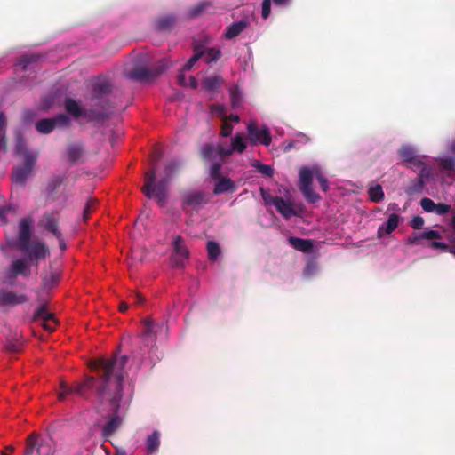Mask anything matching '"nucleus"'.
<instances>
[{"instance_id": "1", "label": "nucleus", "mask_w": 455, "mask_h": 455, "mask_svg": "<svg viewBox=\"0 0 455 455\" xmlns=\"http://www.w3.org/2000/svg\"><path fill=\"white\" fill-rule=\"evenodd\" d=\"M127 361L128 357L125 355L97 359L91 362L90 368L97 372L98 379L87 377L84 382L75 383L71 387L65 382H61L60 386L61 390L58 395L60 401H64L69 394H76L88 399L89 392L94 390L100 403H109L113 415L101 431V435L106 440L112 436L123 423L122 418L118 415V410L123 397L124 368Z\"/></svg>"}, {"instance_id": "2", "label": "nucleus", "mask_w": 455, "mask_h": 455, "mask_svg": "<svg viewBox=\"0 0 455 455\" xmlns=\"http://www.w3.org/2000/svg\"><path fill=\"white\" fill-rule=\"evenodd\" d=\"M180 164L177 161L169 162L164 170V177L156 182V169L152 168L145 173L142 192L148 198H156L160 206L164 205L167 198V187L172 176L178 172Z\"/></svg>"}, {"instance_id": "3", "label": "nucleus", "mask_w": 455, "mask_h": 455, "mask_svg": "<svg viewBox=\"0 0 455 455\" xmlns=\"http://www.w3.org/2000/svg\"><path fill=\"white\" fill-rule=\"evenodd\" d=\"M64 106L66 111L75 118L84 116L87 118L88 121H100L108 119L109 116V114L106 112V107H103V110H99L92 106L90 108L82 109L80 105L71 98L65 100Z\"/></svg>"}, {"instance_id": "4", "label": "nucleus", "mask_w": 455, "mask_h": 455, "mask_svg": "<svg viewBox=\"0 0 455 455\" xmlns=\"http://www.w3.org/2000/svg\"><path fill=\"white\" fill-rule=\"evenodd\" d=\"M111 92V84L107 80H100L92 84V92L91 96L92 106L99 110H103L106 107V112L113 108L107 96Z\"/></svg>"}, {"instance_id": "5", "label": "nucleus", "mask_w": 455, "mask_h": 455, "mask_svg": "<svg viewBox=\"0 0 455 455\" xmlns=\"http://www.w3.org/2000/svg\"><path fill=\"white\" fill-rule=\"evenodd\" d=\"M169 68L164 60H161L158 65L153 68H134L126 73V76L136 82H149L162 74Z\"/></svg>"}, {"instance_id": "6", "label": "nucleus", "mask_w": 455, "mask_h": 455, "mask_svg": "<svg viewBox=\"0 0 455 455\" xmlns=\"http://www.w3.org/2000/svg\"><path fill=\"white\" fill-rule=\"evenodd\" d=\"M37 154L35 152H25V160L23 164L13 168L12 179L15 184L24 187L28 176L31 174L33 167L37 160Z\"/></svg>"}, {"instance_id": "7", "label": "nucleus", "mask_w": 455, "mask_h": 455, "mask_svg": "<svg viewBox=\"0 0 455 455\" xmlns=\"http://www.w3.org/2000/svg\"><path fill=\"white\" fill-rule=\"evenodd\" d=\"M313 172L304 166L299 171V189L308 203L314 204L320 200V196L313 191Z\"/></svg>"}, {"instance_id": "8", "label": "nucleus", "mask_w": 455, "mask_h": 455, "mask_svg": "<svg viewBox=\"0 0 455 455\" xmlns=\"http://www.w3.org/2000/svg\"><path fill=\"white\" fill-rule=\"evenodd\" d=\"M70 124V118L66 114H60L52 118H44L36 123V129L42 134H48L55 128H65Z\"/></svg>"}, {"instance_id": "9", "label": "nucleus", "mask_w": 455, "mask_h": 455, "mask_svg": "<svg viewBox=\"0 0 455 455\" xmlns=\"http://www.w3.org/2000/svg\"><path fill=\"white\" fill-rule=\"evenodd\" d=\"M248 140L251 146L262 144L269 146L272 141V136L269 129L263 126L261 129L254 122H250L247 125Z\"/></svg>"}, {"instance_id": "10", "label": "nucleus", "mask_w": 455, "mask_h": 455, "mask_svg": "<svg viewBox=\"0 0 455 455\" xmlns=\"http://www.w3.org/2000/svg\"><path fill=\"white\" fill-rule=\"evenodd\" d=\"M210 202V196L204 191L193 190L185 192L182 196V207H190L192 210L198 211L204 205Z\"/></svg>"}, {"instance_id": "11", "label": "nucleus", "mask_w": 455, "mask_h": 455, "mask_svg": "<svg viewBox=\"0 0 455 455\" xmlns=\"http://www.w3.org/2000/svg\"><path fill=\"white\" fill-rule=\"evenodd\" d=\"M173 252L172 255L174 266L177 267H184L189 257V251L184 243L181 236H177L172 242Z\"/></svg>"}, {"instance_id": "12", "label": "nucleus", "mask_w": 455, "mask_h": 455, "mask_svg": "<svg viewBox=\"0 0 455 455\" xmlns=\"http://www.w3.org/2000/svg\"><path fill=\"white\" fill-rule=\"evenodd\" d=\"M33 218L28 216L20 220L17 247L19 250H27V244L32 236Z\"/></svg>"}, {"instance_id": "13", "label": "nucleus", "mask_w": 455, "mask_h": 455, "mask_svg": "<svg viewBox=\"0 0 455 455\" xmlns=\"http://www.w3.org/2000/svg\"><path fill=\"white\" fill-rule=\"evenodd\" d=\"M45 441H39V435L36 433L30 434L27 438L24 455H32L36 450L38 455H53L54 450L48 445L47 451H44Z\"/></svg>"}, {"instance_id": "14", "label": "nucleus", "mask_w": 455, "mask_h": 455, "mask_svg": "<svg viewBox=\"0 0 455 455\" xmlns=\"http://www.w3.org/2000/svg\"><path fill=\"white\" fill-rule=\"evenodd\" d=\"M59 223L60 218L58 213L51 212L44 213L38 225L44 230L52 234L55 237H60L61 231L59 228Z\"/></svg>"}, {"instance_id": "15", "label": "nucleus", "mask_w": 455, "mask_h": 455, "mask_svg": "<svg viewBox=\"0 0 455 455\" xmlns=\"http://www.w3.org/2000/svg\"><path fill=\"white\" fill-rule=\"evenodd\" d=\"M28 255L30 260L43 259L50 255V251L46 244L41 241L28 243L27 250H20Z\"/></svg>"}, {"instance_id": "16", "label": "nucleus", "mask_w": 455, "mask_h": 455, "mask_svg": "<svg viewBox=\"0 0 455 455\" xmlns=\"http://www.w3.org/2000/svg\"><path fill=\"white\" fill-rule=\"evenodd\" d=\"M28 276L29 267L24 259H16L12 262L11 267L4 273V282L12 284L18 275Z\"/></svg>"}, {"instance_id": "17", "label": "nucleus", "mask_w": 455, "mask_h": 455, "mask_svg": "<svg viewBox=\"0 0 455 455\" xmlns=\"http://www.w3.org/2000/svg\"><path fill=\"white\" fill-rule=\"evenodd\" d=\"M28 299L25 294H17L14 291H0V306H16L28 302Z\"/></svg>"}, {"instance_id": "18", "label": "nucleus", "mask_w": 455, "mask_h": 455, "mask_svg": "<svg viewBox=\"0 0 455 455\" xmlns=\"http://www.w3.org/2000/svg\"><path fill=\"white\" fill-rule=\"evenodd\" d=\"M84 148L82 144H70L67 148L68 158L71 164L82 163Z\"/></svg>"}, {"instance_id": "19", "label": "nucleus", "mask_w": 455, "mask_h": 455, "mask_svg": "<svg viewBox=\"0 0 455 455\" xmlns=\"http://www.w3.org/2000/svg\"><path fill=\"white\" fill-rule=\"evenodd\" d=\"M275 207L276 211L285 219H290L291 217L296 215L292 203L285 201L283 197L276 199Z\"/></svg>"}, {"instance_id": "20", "label": "nucleus", "mask_w": 455, "mask_h": 455, "mask_svg": "<svg viewBox=\"0 0 455 455\" xmlns=\"http://www.w3.org/2000/svg\"><path fill=\"white\" fill-rule=\"evenodd\" d=\"M400 216L396 213H392L389 215L387 221L379 226L378 229L379 236H382L384 234L389 235L393 231L396 229L399 225Z\"/></svg>"}, {"instance_id": "21", "label": "nucleus", "mask_w": 455, "mask_h": 455, "mask_svg": "<svg viewBox=\"0 0 455 455\" xmlns=\"http://www.w3.org/2000/svg\"><path fill=\"white\" fill-rule=\"evenodd\" d=\"M177 22L174 15H164L156 20L155 25L157 30L163 32L171 31Z\"/></svg>"}, {"instance_id": "22", "label": "nucleus", "mask_w": 455, "mask_h": 455, "mask_svg": "<svg viewBox=\"0 0 455 455\" xmlns=\"http://www.w3.org/2000/svg\"><path fill=\"white\" fill-rule=\"evenodd\" d=\"M235 188V185L231 179L220 178L219 180H217V182L213 188V194L220 195L225 192H234Z\"/></svg>"}, {"instance_id": "23", "label": "nucleus", "mask_w": 455, "mask_h": 455, "mask_svg": "<svg viewBox=\"0 0 455 455\" xmlns=\"http://www.w3.org/2000/svg\"><path fill=\"white\" fill-rule=\"evenodd\" d=\"M248 26L249 22L245 20L235 22L227 28L224 36L226 39H233L240 35Z\"/></svg>"}, {"instance_id": "24", "label": "nucleus", "mask_w": 455, "mask_h": 455, "mask_svg": "<svg viewBox=\"0 0 455 455\" xmlns=\"http://www.w3.org/2000/svg\"><path fill=\"white\" fill-rule=\"evenodd\" d=\"M200 156L204 162H217L216 159L218 157L220 158L218 147H214L212 144H205L201 149Z\"/></svg>"}, {"instance_id": "25", "label": "nucleus", "mask_w": 455, "mask_h": 455, "mask_svg": "<svg viewBox=\"0 0 455 455\" xmlns=\"http://www.w3.org/2000/svg\"><path fill=\"white\" fill-rule=\"evenodd\" d=\"M289 243L297 251L302 252H308L313 248V242L308 239H302L299 237H289Z\"/></svg>"}, {"instance_id": "26", "label": "nucleus", "mask_w": 455, "mask_h": 455, "mask_svg": "<svg viewBox=\"0 0 455 455\" xmlns=\"http://www.w3.org/2000/svg\"><path fill=\"white\" fill-rule=\"evenodd\" d=\"M222 83V78L220 76H212L204 77L202 81L203 87L208 92L217 91Z\"/></svg>"}, {"instance_id": "27", "label": "nucleus", "mask_w": 455, "mask_h": 455, "mask_svg": "<svg viewBox=\"0 0 455 455\" xmlns=\"http://www.w3.org/2000/svg\"><path fill=\"white\" fill-rule=\"evenodd\" d=\"M160 445V433L154 431L146 440V449L148 453L156 452Z\"/></svg>"}, {"instance_id": "28", "label": "nucleus", "mask_w": 455, "mask_h": 455, "mask_svg": "<svg viewBox=\"0 0 455 455\" xmlns=\"http://www.w3.org/2000/svg\"><path fill=\"white\" fill-rule=\"evenodd\" d=\"M34 318L43 322H54V315L48 312L46 305L40 306L34 313Z\"/></svg>"}, {"instance_id": "29", "label": "nucleus", "mask_w": 455, "mask_h": 455, "mask_svg": "<svg viewBox=\"0 0 455 455\" xmlns=\"http://www.w3.org/2000/svg\"><path fill=\"white\" fill-rule=\"evenodd\" d=\"M398 155L404 163H410L417 156L414 148L409 145H403L398 151Z\"/></svg>"}, {"instance_id": "30", "label": "nucleus", "mask_w": 455, "mask_h": 455, "mask_svg": "<svg viewBox=\"0 0 455 455\" xmlns=\"http://www.w3.org/2000/svg\"><path fill=\"white\" fill-rule=\"evenodd\" d=\"M60 280V275L57 272L51 271L43 276V283L45 289H52L55 287Z\"/></svg>"}, {"instance_id": "31", "label": "nucleus", "mask_w": 455, "mask_h": 455, "mask_svg": "<svg viewBox=\"0 0 455 455\" xmlns=\"http://www.w3.org/2000/svg\"><path fill=\"white\" fill-rule=\"evenodd\" d=\"M232 150L234 152L242 154L246 149V143L244 141V139L243 135L236 134L234 138L231 140V145Z\"/></svg>"}, {"instance_id": "32", "label": "nucleus", "mask_w": 455, "mask_h": 455, "mask_svg": "<svg viewBox=\"0 0 455 455\" xmlns=\"http://www.w3.org/2000/svg\"><path fill=\"white\" fill-rule=\"evenodd\" d=\"M368 195L371 201L379 203L384 198V192L382 187L379 184L371 187L368 189Z\"/></svg>"}, {"instance_id": "33", "label": "nucleus", "mask_w": 455, "mask_h": 455, "mask_svg": "<svg viewBox=\"0 0 455 455\" xmlns=\"http://www.w3.org/2000/svg\"><path fill=\"white\" fill-rule=\"evenodd\" d=\"M64 181L63 175H54L52 176L46 187V190L49 194H53L57 191V189L60 187V185Z\"/></svg>"}, {"instance_id": "34", "label": "nucleus", "mask_w": 455, "mask_h": 455, "mask_svg": "<svg viewBox=\"0 0 455 455\" xmlns=\"http://www.w3.org/2000/svg\"><path fill=\"white\" fill-rule=\"evenodd\" d=\"M207 252L210 260H216L220 254V247L219 243L214 241H209L207 243Z\"/></svg>"}, {"instance_id": "35", "label": "nucleus", "mask_w": 455, "mask_h": 455, "mask_svg": "<svg viewBox=\"0 0 455 455\" xmlns=\"http://www.w3.org/2000/svg\"><path fill=\"white\" fill-rule=\"evenodd\" d=\"M251 165L265 177L271 178L274 175V169L270 165L261 164L257 160H255Z\"/></svg>"}, {"instance_id": "36", "label": "nucleus", "mask_w": 455, "mask_h": 455, "mask_svg": "<svg viewBox=\"0 0 455 455\" xmlns=\"http://www.w3.org/2000/svg\"><path fill=\"white\" fill-rule=\"evenodd\" d=\"M39 59L40 56L36 54H25L20 56L18 61V65L25 70L28 68L29 64L36 62Z\"/></svg>"}, {"instance_id": "37", "label": "nucleus", "mask_w": 455, "mask_h": 455, "mask_svg": "<svg viewBox=\"0 0 455 455\" xmlns=\"http://www.w3.org/2000/svg\"><path fill=\"white\" fill-rule=\"evenodd\" d=\"M425 181L422 180H417L412 181L405 189V192L409 196H412L415 194H419L422 192L424 188Z\"/></svg>"}, {"instance_id": "38", "label": "nucleus", "mask_w": 455, "mask_h": 455, "mask_svg": "<svg viewBox=\"0 0 455 455\" xmlns=\"http://www.w3.org/2000/svg\"><path fill=\"white\" fill-rule=\"evenodd\" d=\"M97 204H98V200L96 198L91 197L87 200L86 204L83 211V220L84 221H86L89 219L91 213L96 209Z\"/></svg>"}, {"instance_id": "39", "label": "nucleus", "mask_w": 455, "mask_h": 455, "mask_svg": "<svg viewBox=\"0 0 455 455\" xmlns=\"http://www.w3.org/2000/svg\"><path fill=\"white\" fill-rule=\"evenodd\" d=\"M209 6H210L209 2H201L189 10L188 15L191 18L197 17V16L201 15L206 10V8Z\"/></svg>"}, {"instance_id": "40", "label": "nucleus", "mask_w": 455, "mask_h": 455, "mask_svg": "<svg viewBox=\"0 0 455 455\" xmlns=\"http://www.w3.org/2000/svg\"><path fill=\"white\" fill-rule=\"evenodd\" d=\"M204 55H205V61L211 63L217 61L220 58L221 52L220 49L209 48L205 50Z\"/></svg>"}, {"instance_id": "41", "label": "nucleus", "mask_w": 455, "mask_h": 455, "mask_svg": "<svg viewBox=\"0 0 455 455\" xmlns=\"http://www.w3.org/2000/svg\"><path fill=\"white\" fill-rule=\"evenodd\" d=\"M230 100L233 108H237L242 102V94L237 87L230 89Z\"/></svg>"}, {"instance_id": "42", "label": "nucleus", "mask_w": 455, "mask_h": 455, "mask_svg": "<svg viewBox=\"0 0 455 455\" xmlns=\"http://www.w3.org/2000/svg\"><path fill=\"white\" fill-rule=\"evenodd\" d=\"M221 161L213 162L210 167V175L213 180H219L220 177Z\"/></svg>"}, {"instance_id": "43", "label": "nucleus", "mask_w": 455, "mask_h": 455, "mask_svg": "<svg viewBox=\"0 0 455 455\" xmlns=\"http://www.w3.org/2000/svg\"><path fill=\"white\" fill-rule=\"evenodd\" d=\"M435 204H436L432 199H430L428 197H424L420 201V206L427 212H434Z\"/></svg>"}, {"instance_id": "44", "label": "nucleus", "mask_w": 455, "mask_h": 455, "mask_svg": "<svg viewBox=\"0 0 455 455\" xmlns=\"http://www.w3.org/2000/svg\"><path fill=\"white\" fill-rule=\"evenodd\" d=\"M202 57L201 52H197L196 53H194V55L185 63V65L182 67V71H189L192 69L194 65L199 60V59Z\"/></svg>"}, {"instance_id": "45", "label": "nucleus", "mask_w": 455, "mask_h": 455, "mask_svg": "<svg viewBox=\"0 0 455 455\" xmlns=\"http://www.w3.org/2000/svg\"><path fill=\"white\" fill-rule=\"evenodd\" d=\"M440 168L445 171H451L455 168V159L453 157H445L440 160Z\"/></svg>"}, {"instance_id": "46", "label": "nucleus", "mask_w": 455, "mask_h": 455, "mask_svg": "<svg viewBox=\"0 0 455 455\" xmlns=\"http://www.w3.org/2000/svg\"><path fill=\"white\" fill-rule=\"evenodd\" d=\"M260 195L266 204L275 205L276 199H279L280 196H273L263 188H260Z\"/></svg>"}, {"instance_id": "47", "label": "nucleus", "mask_w": 455, "mask_h": 455, "mask_svg": "<svg viewBox=\"0 0 455 455\" xmlns=\"http://www.w3.org/2000/svg\"><path fill=\"white\" fill-rule=\"evenodd\" d=\"M424 239L423 232L420 234L413 233L406 239V244L408 245H418Z\"/></svg>"}, {"instance_id": "48", "label": "nucleus", "mask_w": 455, "mask_h": 455, "mask_svg": "<svg viewBox=\"0 0 455 455\" xmlns=\"http://www.w3.org/2000/svg\"><path fill=\"white\" fill-rule=\"evenodd\" d=\"M145 324V330H144V335L150 336L151 334L156 333V328L158 327L156 323H154L153 320L147 319L144 322Z\"/></svg>"}, {"instance_id": "49", "label": "nucleus", "mask_w": 455, "mask_h": 455, "mask_svg": "<svg viewBox=\"0 0 455 455\" xmlns=\"http://www.w3.org/2000/svg\"><path fill=\"white\" fill-rule=\"evenodd\" d=\"M271 13V0L262 1L261 16L264 20H267Z\"/></svg>"}, {"instance_id": "50", "label": "nucleus", "mask_w": 455, "mask_h": 455, "mask_svg": "<svg viewBox=\"0 0 455 455\" xmlns=\"http://www.w3.org/2000/svg\"><path fill=\"white\" fill-rule=\"evenodd\" d=\"M233 132V126L230 124L227 120L222 121L221 130H220V135L222 137H228L232 134Z\"/></svg>"}, {"instance_id": "51", "label": "nucleus", "mask_w": 455, "mask_h": 455, "mask_svg": "<svg viewBox=\"0 0 455 455\" xmlns=\"http://www.w3.org/2000/svg\"><path fill=\"white\" fill-rule=\"evenodd\" d=\"M451 211V205L439 203L435 204V212L437 215H444Z\"/></svg>"}, {"instance_id": "52", "label": "nucleus", "mask_w": 455, "mask_h": 455, "mask_svg": "<svg viewBox=\"0 0 455 455\" xmlns=\"http://www.w3.org/2000/svg\"><path fill=\"white\" fill-rule=\"evenodd\" d=\"M424 219L420 216H414L411 222H410V225L411 227L413 228V229H416V230H419L420 228H422V227L424 226Z\"/></svg>"}, {"instance_id": "53", "label": "nucleus", "mask_w": 455, "mask_h": 455, "mask_svg": "<svg viewBox=\"0 0 455 455\" xmlns=\"http://www.w3.org/2000/svg\"><path fill=\"white\" fill-rule=\"evenodd\" d=\"M130 299L132 300L134 305H142L145 301L144 296L140 292H132L130 295Z\"/></svg>"}, {"instance_id": "54", "label": "nucleus", "mask_w": 455, "mask_h": 455, "mask_svg": "<svg viewBox=\"0 0 455 455\" xmlns=\"http://www.w3.org/2000/svg\"><path fill=\"white\" fill-rule=\"evenodd\" d=\"M30 152L27 147H26V144L25 142L22 140V139L19 140L16 143V152L19 154V155H21L23 156V158L25 159V152Z\"/></svg>"}, {"instance_id": "55", "label": "nucleus", "mask_w": 455, "mask_h": 455, "mask_svg": "<svg viewBox=\"0 0 455 455\" xmlns=\"http://www.w3.org/2000/svg\"><path fill=\"white\" fill-rule=\"evenodd\" d=\"M316 180L320 184V187L323 191L326 192L329 188L328 180L317 171L316 172Z\"/></svg>"}, {"instance_id": "56", "label": "nucleus", "mask_w": 455, "mask_h": 455, "mask_svg": "<svg viewBox=\"0 0 455 455\" xmlns=\"http://www.w3.org/2000/svg\"><path fill=\"white\" fill-rule=\"evenodd\" d=\"M424 239L426 240H435V239H440L441 234L436 230H428L423 232Z\"/></svg>"}, {"instance_id": "57", "label": "nucleus", "mask_w": 455, "mask_h": 455, "mask_svg": "<svg viewBox=\"0 0 455 455\" xmlns=\"http://www.w3.org/2000/svg\"><path fill=\"white\" fill-rule=\"evenodd\" d=\"M218 149H219V156H220V159H222L224 157L230 156L233 153H235L232 150L231 147L229 148H225L221 145H219L218 146Z\"/></svg>"}, {"instance_id": "58", "label": "nucleus", "mask_w": 455, "mask_h": 455, "mask_svg": "<svg viewBox=\"0 0 455 455\" xmlns=\"http://www.w3.org/2000/svg\"><path fill=\"white\" fill-rule=\"evenodd\" d=\"M430 172V169L427 165L422 166V168L419 169L418 180H422L425 181V180L429 178Z\"/></svg>"}, {"instance_id": "59", "label": "nucleus", "mask_w": 455, "mask_h": 455, "mask_svg": "<svg viewBox=\"0 0 455 455\" xmlns=\"http://www.w3.org/2000/svg\"><path fill=\"white\" fill-rule=\"evenodd\" d=\"M193 51L194 53H196L198 51L201 52L202 56L204 54L205 52V44L203 42L199 41H194L193 43Z\"/></svg>"}, {"instance_id": "60", "label": "nucleus", "mask_w": 455, "mask_h": 455, "mask_svg": "<svg viewBox=\"0 0 455 455\" xmlns=\"http://www.w3.org/2000/svg\"><path fill=\"white\" fill-rule=\"evenodd\" d=\"M409 164H411V167L417 168V169H421L422 166L426 165L423 163V161L421 160V158L418 156H416L414 157V159L411 160Z\"/></svg>"}, {"instance_id": "61", "label": "nucleus", "mask_w": 455, "mask_h": 455, "mask_svg": "<svg viewBox=\"0 0 455 455\" xmlns=\"http://www.w3.org/2000/svg\"><path fill=\"white\" fill-rule=\"evenodd\" d=\"M6 348L12 353H18L20 351V343H10L7 345Z\"/></svg>"}, {"instance_id": "62", "label": "nucleus", "mask_w": 455, "mask_h": 455, "mask_svg": "<svg viewBox=\"0 0 455 455\" xmlns=\"http://www.w3.org/2000/svg\"><path fill=\"white\" fill-rule=\"evenodd\" d=\"M430 246L432 248H435V249H443V250L450 249L447 244L441 243V242H437V241L432 242Z\"/></svg>"}, {"instance_id": "63", "label": "nucleus", "mask_w": 455, "mask_h": 455, "mask_svg": "<svg viewBox=\"0 0 455 455\" xmlns=\"http://www.w3.org/2000/svg\"><path fill=\"white\" fill-rule=\"evenodd\" d=\"M184 72L185 71H182V69H181L180 73L177 76V80H178L179 84H180L182 86L188 85L187 81H186V76L184 75Z\"/></svg>"}, {"instance_id": "64", "label": "nucleus", "mask_w": 455, "mask_h": 455, "mask_svg": "<svg viewBox=\"0 0 455 455\" xmlns=\"http://www.w3.org/2000/svg\"><path fill=\"white\" fill-rule=\"evenodd\" d=\"M57 324L56 320L54 319V322H46L43 323L44 328L48 330L49 331H53L55 330V326Z\"/></svg>"}]
</instances>
